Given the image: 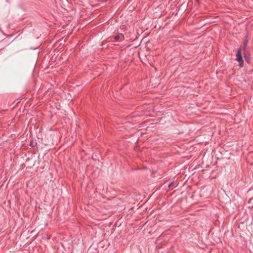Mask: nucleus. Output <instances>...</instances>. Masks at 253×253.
I'll return each mask as SVG.
<instances>
[{"label": "nucleus", "mask_w": 253, "mask_h": 253, "mask_svg": "<svg viewBox=\"0 0 253 253\" xmlns=\"http://www.w3.org/2000/svg\"><path fill=\"white\" fill-rule=\"evenodd\" d=\"M173 182H170L169 185H168V187H170L171 186V185L173 184Z\"/></svg>", "instance_id": "3"}, {"label": "nucleus", "mask_w": 253, "mask_h": 253, "mask_svg": "<svg viewBox=\"0 0 253 253\" xmlns=\"http://www.w3.org/2000/svg\"><path fill=\"white\" fill-rule=\"evenodd\" d=\"M236 60L239 62V65L240 67H242L244 64V61L243 57L241 54V47H239L237 50L236 54Z\"/></svg>", "instance_id": "1"}, {"label": "nucleus", "mask_w": 253, "mask_h": 253, "mask_svg": "<svg viewBox=\"0 0 253 253\" xmlns=\"http://www.w3.org/2000/svg\"><path fill=\"white\" fill-rule=\"evenodd\" d=\"M98 0L100 1H101V2H106L107 1V0Z\"/></svg>", "instance_id": "4"}, {"label": "nucleus", "mask_w": 253, "mask_h": 253, "mask_svg": "<svg viewBox=\"0 0 253 253\" xmlns=\"http://www.w3.org/2000/svg\"><path fill=\"white\" fill-rule=\"evenodd\" d=\"M114 39H115V40L116 41H118L120 39V36H116L115 37Z\"/></svg>", "instance_id": "2"}]
</instances>
